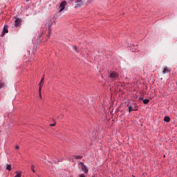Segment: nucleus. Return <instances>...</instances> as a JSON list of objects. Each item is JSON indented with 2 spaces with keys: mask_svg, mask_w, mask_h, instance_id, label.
Wrapping results in <instances>:
<instances>
[{
  "mask_svg": "<svg viewBox=\"0 0 177 177\" xmlns=\"http://www.w3.org/2000/svg\"><path fill=\"white\" fill-rule=\"evenodd\" d=\"M50 127H55L56 126V124L55 123H53V124H50Z\"/></svg>",
  "mask_w": 177,
  "mask_h": 177,
  "instance_id": "22",
  "label": "nucleus"
},
{
  "mask_svg": "<svg viewBox=\"0 0 177 177\" xmlns=\"http://www.w3.org/2000/svg\"><path fill=\"white\" fill-rule=\"evenodd\" d=\"M149 102H150V100H149V99H145L143 100L144 104H147V103H149Z\"/></svg>",
  "mask_w": 177,
  "mask_h": 177,
  "instance_id": "13",
  "label": "nucleus"
},
{
  "mask_svg": "<svg viewBox=\"0 0 177 177\" xmlns=\"http://www.w3.org/2000/svg\"><path fill=\"white\" fill-rule=\"evenodd\" d=\"M9 32V30H8V26L5 25L3 27V30L1 34V37H4L5 34H8Z\"/></svg>",
  "mask_w": 177,
  "mask_h": 177,
  "instance_id": "5",
  "label": "nucleus"
},
{
  "mask_svg": "<svg viewBox=\"0 0 177 177\" xmlns=\"http://www.w3.org/2000/svg\"><path fill=\"white\" fill-rule=\"evenodd\" d=\"M15 174H17L15 177H21V173L20 171H16Z\"/></svg>",
  "mask_w": 177,
  "mask_h": 177,
  "instance_id": "10",
  "label": "nucleus"
},
{
  "mask_svg": "<svg viewBox=\"0 0 177 177\" xmlns=\"http://www.w3.org/2000/svg\"><path fill=\"white\" fill-rule=\"evenodd\" d=\"M71 1H75V7L76 8H81L82 5H84V2H85V0H71Z\"/></svg>",
  "mask_w": 177,
  "mask_h": 177,
  "instance_id": "4",
  "label": "nucleus"
},
{
  "mask_svg": "<svg viewBox=\"0 0 177 177\" xmlns=\"http://www.w3.org/2000/svg\"><path fill=\"white\" fill-rule=\"evenodd\" d=\"M6 169L8 171H12V165L7 164Z\"/></svg>",
  "mask_w": 177,
  "mask_h": 177,
  "instance_id": "9",
  "label": "nucleus"
},
{
  "mask_svg": "<svg viewBox=\"0 0 177 177\" xmlns=\"http://www.w3.org/2000/svg\"><path fill=\"white\" fill-rule=\"evenodd\" d=\"M73 50H75V52L78 53V48H77V46H73Z\"/></svg>",
  "mask_w": 177,
  "mask_h": 177,
  "instance_id": "17",
  "label": "nucleus"
},
{
  "mask_svg": "<svg viewBox=\"0 0 177 177\" xmlns=\"http://www.w3.org/2000/svg\"><path fill=\"white\" fill-rule=\"evenodd\" d=\"M139 99L140 100H143V98L142 97H140Z\"/></svg>",
  "mask_w": 177,
  "mask_h": 177,
  "instance_id": "24",
  "label": "nucleus"
},
{
  "mask_svg": "<svg viewBox=\"0 0 177 177\" xmlns=\"http://www.w3.org/2000/svg\"><path fill=\"white\" fill-rule=\"evenodd\" d=\"M168 73H171V68H169L168 67L164 68L162 73L163 74H168Z\"/></svg>",
  "mask_w": 177,
  "mask_h": 177,
  "instance_id": "7",
  "label": "nucleus"
},
{
  "mask_svg": "<svg viewBox=\"0 0 177 177\" xmlns=\"http://www.w3.org/2000/svg\"><path fill=\"white\" fill-rule=\"evenodd\" d=\"M75 157V158H76V160H81L82 158V156H74Z\"/></svg>",
  "mask_w": 177,
  "mask_h": 177,
  "instance_id": "14",
  "label": "nucleus"
},
{
  "mask_svg": "<svg viewBox=\"0 0 177 177\" xmlns=\"http://www.w3.org/2000/svg\"><path fill=\"white\" fill-rule=\"evenodd\" d=\"M31 171H32V172L35 173V169H34V165H32Z\"/></svg>",
  "mask_w": 177,
  "mask_h": 177,
  "instance_id": "18",
  "label": "nucleus"
},
{
  "mask_svg": "<svg viewBox=\"0 0 177 177\" xmlns=\"http://www.w3.org/2000/svg\"><path fill=\"white\" fill-rule=\"evenodd\" d=\"M39 97H40V99H42V95H41V93L39 94Z\"/></svg>",
  "mask_w": 177,
  "mask_h": 177,
  "instance_id": "23",
  "label": "nucleus"
},
{
  "mask_svg": "<svg viewBox=\"0 0 177 177\" xmlns=\"http://www.w3.org/2000/svg\"><path fill=\"white\" fill-rule=\"evenodd\" d=\"M78 167L80 169H82V171H83V172H84V174H88V168L86 167V166L84 164V162H80L78 164Z\"/></svg>",
  "mask_w": 177,
  "mask_h": 177,
  "instance_id": "1",
  "label": "nucleus"
},
{
  "mask_svg": "<svg viewBox=\"0 0 177 177\" xmlns=\"http://www.w3.org/2000/svg\"><path fill=\"white\" fill-rule=\"evenodd\" d=\"M53 25V23L48 24V29H49V30H50V27H52Z\"/></svg>",
  "mask_w": 177,
  "mask_h": 177,
  "instance_id": "19",
  "label": "nucleus"
},
{
  "mask_svg": "<svg viewBox=\"0 0 177 177\" xmlns=\"http://www.w3.org/2000/svg\"><path fill=\"white\" fill-rule=\"evenodd\" d=\"M164 121H165V122H169V121H171V118H169V116H165V117L164 118Z\"/></svg>",
  "mask_w": 177,
  "mask_h": 177,
  "instance_id": "8",
  "label": "nucleus"
},
{
  "mask_svg": "<svg viewBox=\"0 0 177 177\" xmlns=\"http://www.w3.org/2000/svg\"><path fill=\"white\" fill-rule=\"evenodd\" d=\"M118 73L117 72H112L110 73L109 77L112 79V81H115V80H118Z\"/></svg>",
  "mask_w": 177,
  "mask_h": 177,
  "instance_id": "3",
  "label": "nucleus"
},
{
  "mask_svg": "<svg viewBox=\"0 0 177 177\" xmlns=\"http://www.w3.org/2000/svg\"><path fill=\"white\" fill-rule=\"evenodd\" d=\"M44 81H45V78L42 77L41 80V82L39 83V85H42L43 86Z\"/></svg>",
  "mask_w": 177,
  "mask_h": 177,
  "instance_id": "12",
  "label": "nucleus"
},
{
  "mask_svg": "<svg viewBox=\"0 0 177 177\" xmlns=\"http://www.w3.org/2000/svg\"><path fill=\"white\" fill-rule=\"evenodd\" d=\"M135 109L132 108L131 106H129V113H131V111H133Z\"/></svg>",
  "mask_w": 177,
  "mask_h": 177,
  "instance_id": "16",
  "label": "nucleus"
},
{
  "mask_svg": "<svg viewBox=\"0 0 177 177\" xmlns=\"http://www.w3.org/2000/svg\"><path fill=\"white\" fill-rule=\"evenodd\" d=\"M29 0H26L27 2H28Z\"/></svg>",
  "mask_w": 177,
  "mask_h": 177,
  "instance_id": "25",
  "label": "nucleus"
},
{
  "mask_svg": "<svg viewBox=\"0 0 177 177\" xmlns=\"http://www.w3.org/2000/svg\"><path fill=\"white\" fill-rule=\"evenodd\" d=\"M2 88H5V83L0 82V89H2Z\"/></svg>",
  "mask_w": 177,
  "mask_h": 177,
  "instance_id": "11",
  "label": "nucleus"
},
{
  "mask_svg": "<svg viewBox=\"0 0 177 177\" xmlns=\"http://www.w3.org/2000/svg\"><path fill=\"white\" fill-rule=\"evenodd\" d=\"M15 149H16L17 150H19V149H20V147H19V145H17V146L15 147Z\"/></svg>",
  "mask_w": 177,
  "mask_h": 177,
  "instance_id": "21",
  "label": "nucleus"
},
{
  "mask_svg": "<svg viewBox=\"0 0 177 177\" xmlns=\"http://www.w3.org/2000/svg\"><path fill=\"white\" fill-rule=\"evenodd\" d=\"M42 85H39V94L41 95V91H42Z\"/></svg>",
  "mask_w": 177,
  "mask_h": 177,
  "instance_id": "15",
  "label": "nucleus"
},
{
  "mask_svg": "<svg viewBox=\"0 0 177 177\" xmlns=\"http://www.w3.org/2000/svg\"><path fill=\"white\" fill-rule=\"evenodd\" d=\"M67 6V1H64L62 2H61V3L59 4V12H63V10H64V9H66V7Z\"/></svg>",
  "mask_w": 177,
  "mask_h": 177,
  "instance_id": "2",
  "label": "nucleus"
},
{
  "mask_svg": "<svg viewBox=\"0 0 177 177\" xmlns=\"http://www.w3.org/2000/svg\"><path fill=\"white\" fill-rule=\"evenodd\" d=\"M79 177H86V176H85V174H80V175H79Z\"/></svg>",
  "mask_w": 177,
  "mask_h": 177,
  "instance_id": "20",
  "label": "nucleus"
},
{
  "mask_svg": "<svg viewBox=\"0 0 177 177\" xmlns=\"http://www.w3.org/2000/svg\"><path fill=\"white\" fill-rule=\"evenodd\" d=\"M15 23V27H20V26H21V19L20 18H17Z\"/></svg>",
  "mask_w": 177,
  "mask_h": 177,
  "instance_id": "6",
  "label": "nucleus"
}]
</instances>
